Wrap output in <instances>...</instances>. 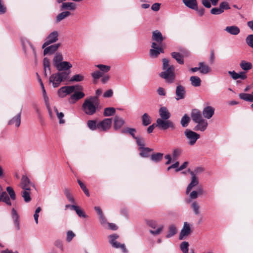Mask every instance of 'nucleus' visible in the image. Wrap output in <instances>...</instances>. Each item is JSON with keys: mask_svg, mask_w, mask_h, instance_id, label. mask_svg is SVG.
Masks as SVG:
<instances>
[{"mask_svg": "<svg viewBox=\"0 0 253 253\" xmlns=\"http://www.w3.org/2000/svg\"><path fill=\"white\" fill-rule=\"evenodd\" d=\"M162 69L164 71L160 73L159 76L165 80L169 83H172L175 80L174 67L173 65H169V60L167 58L162 60Z\"/></svg>", "mask_w": 253, "mask_h": 253, "instance_id": "1", "label": "nucleus"}, {"mask_svg": "<svg viewBox=\"0 0 253 253\" xmlns=\"http://www.w3.org/2000/svg\"><path fill=\"white\" fill-rule=\"evenodd\" d=\"M99 104L98 97L91 96L85 99L82 105V109L87 115H92L95 113Z\"/></svg>", "mask_w": 253, "mask_h": 253, "instance_id": "2", "label": "nucleus"}, {"mask_svg": "<svg viewBox=\"0 0 253 253\" xmlns=\"http://www.w3.org/2000/svg\"><path fill=\"white\" fill-rule=\"evenodd\" d=\"M70 74V72H57L50 76L49 82L53 87H57L62 82L68 80Z\"/></svg>", "mask_w": 253, "mask_h": 253, "instance_id": "3", "label": "nucleus"}, {"mask_svg": "<svg viewBox=\"0 0 253 253\" xmlns=\"http://www.w3.org/2000/svg\"><path fill=\"white\" fill-rule=\"evenodd\" d=\"M156 126L161 130H166L168 128L174 129L175 128V125L174 123L169 119H157L156 120Z\"/></svg>", "mask_w": 253, "mask_h": 253, "instance_id": "4", "label": "nucleus"}, {"mask_svg": "<svg viewBox=\"0 0 253 253\" xmlns=\"http://www.w3.org/2000/svg\"><path fill=\"white\" fill-rule=\"evenodd\" d=\"M184 134L188 140V144L190 146L194 145L200 137L199 134L190 129H186L184 130Z\"/></svg>", "mask_w": 253, "mask_h": 253, "instance_id": "5", "label": "nucleus"}, {"mask_svg": "<svg viewBox=\"0 0 253 253\" xmlns=\"http://www.w3.org/2000/svg\"><path fill=\"white\" fill-rule=\"evenodd\" d=\"M83 90V88L81 85L65 86L61 87L58 91V95L61 97H64L66 95L73 93L75 89Z\"/></svg>", "mask_w": 253, "mask_h": 253, "instance_id": "6", "label": "nucleus"}, {"mask_svg": "<svg viewBox=\"0 0 253 253\" xmlns=\"http://www.w3.org/2000/svg\"><path fill=\"white\" fill-rule=\"evenodd\" d=\"M118 237L119 236L116 234L110 235L109 236L110 244L113 247L116 249L120 248L124 253H126L127 251L126 248L125 244H121L116 241V240L118 239Z\"/></svg>", "mask_w": 253, "mask_h": 253, "instance_id": "7", "label": "nucleus"}, {"mask_svg": "<svg viewBox=\"0 0 253 253\" xmlns=\"http://www.w3.org/2000/svg\"><path fill=\"white\" fill-rule=\"evenodd\" d=\"M192 232L191 225L187 222H184L183 226L179 235V240H182L185 239Z\"/></svg>", "mask_w": 253, "mask_h": 253, "instance_id": "8", "label": "nucleus"}, {"mask_svg": "<svg viewBox=\"0 0 253 253\" xmlns=\"http://www.w3.org/2000/svg\"><path fill=\"white\" fill-rule=\"evenodd\" d=\"M58 36L59 34L57 31H54L51 32L46 38L45 42L42 44V48H44L46 46L55 42L58 41Z\"/></svg>", "mask_w": 253, "mask_h": 253, "instance_id": "9", "label": "nucleus"}, {"mask_svg": "<svg viewBox=\"0 0 253 253\" xmlns=\"http://www.w3.org/2000/svg\"><path fill=\"white\" fill-rule=\"evenodd\" d=\"M112 124V119L105 118L98 123V129L100 131H106L110 129Z\"/></svg>", "mask_w": 253, "mask_h": 253, "instance_id": "10", "label": "nucleus"}, {"mask_svg": "<svg viewBox=\"0 0 253 253\" xmlns=\"http://www.w3.org/2000/svg\"><path fill=\"white\" fill-rule=\"evenodd\" d=\"M152 49L150 50V55L152 58H156L158 56L160 53H164V49L157 45L155 42H153L151 45Z\"/></svg>", "mask_w": 253, "mask_h": 253, "instance_id": "11", "label": "nucleus"}, {"mask_svg": "<svg viewBox=\"0 0 253 253\" xmlns=\"http://www.w3.org/2000/svg\"><path fill=\"white\" fill-rule=\"evenodd\" d=\"M58 72H70V69L72 67L71 63L68 61H62L56 67H55Z\"/></svg>", "mask_w": 253, "mask_h": 253, "instance_id": "12", "label": "nucleus"}, {"mask_svg": "<svg viewBox=\"0 0 253 253\" xmlns=\"http://www.w3.org/2000/svg\"><path fill=\"white\" fill-rule=\"evenodd\" d=\"M190 174L192 176L191 181L188 184L186 191V193L187 194L189 193V192L192 190V189L197 186L199 184V180L198 178L195 175V174L194 173L193 171H190L189 169Z\"/></svg>", "mask_w": 253, "mask_h": 253, "instance_id": "13", "label": "nucleus"}, {"mask_svg": "<svg viewBox=\"0 0 253 253\" xmlns=\"http://www.w3.org/2000/svg\"><path fill=\"white\" fill-rule=\"evenodd\" d=\"M175 94V99L176 100L184 99L186 95V90L185 87L181 84H178L176 87Z\"/></svg>", "mask_w": 253, "mask_h": 253, "instance_id": "14", "label": "nucleus"}, {"mask_svg": "<svg viewBox=\"0 0 253 253\" xmlns=\"http://www.w3.org/2000/svg\"><path fill=\"white\" fill-rule=\"evenodd\" d=\"M196 125L194 126L193 129L195 131H200L201 132L205 131L208 128V121L203 119L198 122L196 123Z\"/></svg>", "mask_w": 253, "mask_h": 253, "instance_id": "15", "label": "nucleus"}, {"mask_svg": "<svg viewBox=\"0 0 253 253\" xmlns=\"http://www.w3.org/2000/svg\"><path fill=\"white\" fill-rule=\"evenodd\" d=\"M85 94L82 91H75L69 98V102L71 104H74L79 100L84 98Z\"/></svg>", "mask_w": 253, "mask_h": 253, "instance_id": "16", "label": "nucleus"}, {"mask_svg": "<svg viewBox=\"0 0 253 253\" xmlns=\"http://www.w3.org/2000/svg\"><path fill=\"white\" fill-rule=\"evenodd\" d=\"M60 45V43H58L51 45L50 46H46L47 47H45L44 48V49L43 50V55H45L46 54H52L57 50Z\"/></svg>", "mask_w": 253, "mask_h": 253, "instance_id": "17", "label": "nucleus"}, {"mask_svg": "<svg viewBox=\"0 0 253 253\" xmlns=\"http://www.w3.org/2000/svg\"><path fill=\"white\" fill-rule=\"evenodd\" d=\"M165 39L159 30H155L152 33V40L157 42L160 45H161L163 41Z\"/></svg>", "mask_w": 253, "mask_h": 253, "instance_id": "18", "label": "nucleus"}, {"mask_svg": "<svg viewBox=\"0 0 253 253\" xmlns=\"http://www.w3.org/2000/svg\"><path fill=\"white\" fill-rule=\"evenodd\" d=\"M191 117L192 121L195 123L204 119L202 117L201 111L196 109H194L192 110L191 113Z\"/></svg>", "mask_w": 253, "mask_h": 253, "instance_id": "19", "label": "nucleus"}, {"mask_svg": "<svg viewBox=\"0 0 253 253\" xmlns=\"http://www.w3.org/2000/svg\"><path fill=\"white\" fill-rule=\"evenodd\" d=\"M32 183L26 175H23L21 180V187L23 190H31Z\"/></svg>", "mask_w": 253, "mask_h": 253, "instance_id": "20", "label": "nucleus"}, {"mask_svg": "<svg viewBox=\"0 0 253 253\" xmlns=\"http://www.w3.org/2000/svg\"><path fill=\"white\" fill-rule=\"evenodd\" d=\"M214 109L211 106H207L203 110V116L207 119H211L214 114Z\"/></svg>", "mask_w": 253, "mask_h": 253, "instance_id": "21", "label": "nucleus"}, {"mask_svg": "<svg viewBox=\"0 0 253 253\" xmlns=\"http://www.w3.org/2000/svg\"><path fill=\"white\" fill-rule=\"evenodd\" d=\"M125 121L124 119L118 116H116L114 119V128L115 130L120 129L125 124Z\"/></svg>", "mask_w": 253, "mask_h": 253, "instance_id": "22", "label": "nucleus"}, {"mask_svg": "<svg viewBox=\"0 0 253 253\" xmlns=\"http://www.w3.org/2000/svg\"><path fill=\"white\" fill-rule=\"evenodd\" d=\"M159 112L161 119L168 120L170 117V113L166 107H161Z\"/></svg>", "mask_w": 253, "mask_h": 253, "instance_id": "23", "label": "nucleus"}, {"mask_svg": "<svg viewBox=\"0 0 253 253\" xmlns=\"http://www.w3.org/2000/svg\"><path fill=\"white\" fill-rule=\"evenodd\" d=\"M12 218L13 220L14 225L17 230L20 229L19 216L16 211L13 208L11 210Z\"/></svg>", "mask_w": 253, "mask_h": 253, "instance_id": "24", "label": "nucleus"}, {"mask_svg": "<svg viewBox=\"0 0 253 253\" xmlns=\"http://www.w3.org/2000/svg\"><path fill=\"white\" fill-rule=\"evenodd\" d=\"M21 110L20 112L15 117L12 118L9 122L8 125H12L15 124L17 127H18L21 123Z\"/></svg>", "mask_w": 253, "mask_h": 253, "instance_id": "25", "label": "nucleus"}, {"mask_svg": "<svg viewBox=\"0 0 253 253\" xmlns=\"http://www.w3.org/2000/svg\"><path fill=\"white\" fill-rule=\"evenodd\" d=\"M177 230L176 226L174 224L170 225L168 227V234L166 238H169L174 236L177 233Z\"/></svg>", "mask_w": 253, "mask_h": 253, "instance_id": "26", "label": "nucleus"}, {"mask_svg": "<svg viewBox=\"0 0 253 253\" xmlns=\"http://www.w3.org/2000/svg\"><path fill=\"white\" fill-rule=\"evenodd\" d=\"M225 30L233 35H237L240 33V29L236 26H227Z\"/></svg>", "mask_w": 253, "mask_h": 253, "instance_id": "27", "label": "nucleus"}, {"mask_svg": "<svg viewBox=\"0 0 253 253\" xmlns=\"http://www.w3.org/2000/svg\"><path fill=\"white\" fill-rule=\"evenodd\" d=\"M0 195V202L5 203L8 206L11 205L10 199L6 192H2Z\"/></svg>", "mask_w": 253, "mask_h": 253, "instance_id": "28", "label": "nucleus"}, {"mask_svg": "<svg viewBox=\"0 0 253 253\" xmlns=\"http://www.w3.org/2000/svg\"><path fill=\"white\" fill-rule=\"evenodd\" d=\"M183 2L187 7L191 9L194 10L197 9V0H183Z\"/></svg>", "mask_w": 253, "mask_h": 253, "instance_id": "29", "label": "nucleus"}, {"mask_svg": "<svg viewBox=\"0 0 253 253\" xmlns=\"http://www.w3.org/2000/svg\"><path fill=\"white\" fill-rule=\"evenodd\" d=\"M62 10L68 9L75 10L76 9V4L74 2H63L61 7Z\"/></svg>", "mask_w": 253, "mask_h": 253, "instance_id": "30", "label": "nucleus"}, {"mask_svg": "<svg viewBox=\"0 0 253 253\" xmlns=\"http://www.w3.org/2000/svg\"><path fill=\"white\" fill-rule=\"evenodd\" d=\"M191 82V84L192 86L194 87H199L201 84V79L197 76H191L189 79Z\"/></svg>", "mask_w": 253, "mask_h": 253, "instance_id": "31", "label": "nucleus"}, {"mask_svg": "<svg viewBox=\"0 0 253 253\" xmlns=\"http://www.w3.org/2000/svg\"><path fill=\"white\" fill-rule=\"evenodd\" d=\"M139 150L140 151L139 155L141 157L147 158L150 156V153L153 151V149L148 147H144Z\"/></svg>", "mask_w": 253, "mask_h": 253, "instance_id": "32", "label": "nucleus"}, {"mask_svg": "<svg viewBox=\"0 0 253 253\" xmlns=\"http://www.w3.org/2000/svg\"><path fill=\"white\" fill-rule=\"evenodd\" d=\"M63 60V57L61 53H56L53 59V64L54 67H56L57 65L62 62Z\"/></svg>", "mask_w": 253, "mask_h": 253, "instance_id": "33", "label": "nucleus"}, {"mask_svg": "<svg viewBox=\"0 0 253 253\" xmlns=\"http://www.w3.org/2000/svg\"><path fill=\"white\" fill-rule=\"evenodd\" d=\"M253 94H248L245 93H240L239 96L240 98L246 101L250 102H253Z\"/></svg>", "mask_w": 253, "mask_h": 253, "instance_id": "34", "label": "nucleus"}, {"mask_svg": "<svg viewBox=\"0 0 253 253\" xmlns=\"http://www.w3.org/2000/svg\"><path fill=\"white\" fill-rule=\"evenodd\" d=\"M189 246L188 242L184 241L181 243L180 248L183 253H194L193 250L190 251L189 253Z\"/></svg>", "mask_w": 253, "mask_h": 253, "instance_id": "35", "label": "nucleus"}, {"mask_svg": "<svg viewBox=\"0 0 253 253\" xmlns=\"http://www.w3.org/2000/svg\"><path fill=\"white\" fill-rule=\"evenodd\" d=\"M200 72L203 74H207L210 71V68L207 65L205 64L204 62L199 63Z\"/></svg>", "mask_w": 253, "mask_h": 253, "instance_id": "36", "label": "nucleus"}, {"mask_svg": "<svg viewBox=\"0 0 253 253\" xmlns=\"http://www.w3.org/2000/svg\"><path fill=\"white\" fill-rule=\"evenodd\" d=\"M171 55L179 64H183L184 63L183 56L179 52H173L171 53Z\"/></svg>", "mask_w": 253, "mask_h": 253, "instance_id": "37", "label": "nucleus"}, {"mask_svg": "<svg viewBox=\"0 0 253 253\" xmlns=\"http://www.w3.org/2000/svg\"><path fill=\"white\" fill-rule=\"evenodd\" d=\"M30 191L31 190H23L21 191V196L23 198L24 201L26 203H29L31 200Z\"/></svg>", "mask_w": 253, "mask_h": 253, "instance_id": "38", "label": "nucleus"}, {"mask_svg": "<svg viewBox=\"0 0 253 253\" xmlns=\"http://www.w3.org/2000/svg\"><path fill=\"white\" fill-rule=\"evenodd\" d=\"M190 121V119L189 116L185 114L181 118L180 120V124L183 127H186Z\"/></svg>", "mask_w": 253, "mask_h": 253, "instance_id": "39", "label": "nucleus"}, {"mask_svg": "<svg viewBox=\"0 0 253 253\" xmlns=\"http://www.w3.org/2000/svg\"><path fill=\"white\" fill-rule=\"evenodd\" d=\"M71 14V13L68 11L62 12L57 16L56 19V22L59 23L61 20L70 16Z\"/></svg>", "mask_w": 253, "mask_h": 253, "instance_id": "40", "label": "nucleus"}, {"mask_svg": "<svg viewBox=\"0 0 253 253\" xmlns=\"http://www.w3.org/2000/svg\"><path fill=\"white\" fill-rule=\"evenodd\" d=\"M163 157V154L161 153H157L153 154L150 157L151 160L155 163L160 162Z\"/></svg>", "mask_w": 253, "mask_h": 253, "instance_id": "41", "label": "nucleus"}, {"mask_svg": "<svg viewBox=\"0 0 253 253\" xmlns=\"http://www.w3.org/2000/svg\"><path fill=\"white\" fill-rule=\"evenodd\" d=\"M136 132V129L134 128L126 127L125 129L121 130L122 133H128L134 139H136L138 137L135 136V133Z\"/></svg>", "mask_w": 253, "mask_h": 253, "instance_id": "42", "label": "nucleus"}, {"mask_svg": "<svg viewBox=\"0 0 253 253\" xmlns=\"http://www.w3.org/2000/svg\"><path fill=\"white\" fill-rule=\"evenodd\" d=\"M240 66L243 70L248 71L252 68V64L249 62L242 60L240 63Z\"/></svg>", "mask_w": 253, "mask_h": 253, "instance_id": "43", "label": "nucleus"}, {"mask_svg": "<svg viewBox=\"0 0 253 253\" xmlns=\"http://www.w3.org/2000/svg\"><path fill=\"white\" fill-rule=\"evenodd\" d=\"M88 127L91 130L98 129V123L96 120H89L87 122Z\"/></svg>", "mask_w": 253, "mask_h": 253, "instance_id": "44", "label": "nucleus"}, {"mask_svg": "<svg viewBox=\"0 0 253 253\" xmlns=\"http://www.w3.org/2000/svg\"><path fill=\"white\" fill-rule=\"evenodd\" d=\"M72 210H74L77 215L80 217H83V218H86L87 217V215L85 213L84 211L80 209L79 207L78 206H72Z\"/></svg>", "mask_w": 253, "mask_h": 253, "instance_id": "45", "label": "nucleus"}, {"mask_svg": "<svg viewBox=\"0 0 253 253\" xmlns=\"http://www.w3.org/2000/svg\"><path fill=\"white\" fill-rule=\"evenodd\" d=\"M116 113V110L114 107H108L104 109L103 115L105 117L113 116Z\"/></svg>", "mask_w": 253, "mask_h": 253, "instance_id": "46", "label": "nucleus"}, {"mask_svg": "<svg viewBox=\"0 0 253 253\" xmlns=\"http://www.w3.org/2000/svg\"><path fill=\"white\" fill-rule=\"evenodd\" d=\"M142 122L144 126H147L151 123V118L147 113H144L142 115Z\"/></svg>", "mask_w": 253, "mask_h": 253, "instance_id": "47", "label": "nucleus"}, {"mask_svg": "<svg viewBox=\"0 0 253 253\" xmlns=\"http://www.w3.org/2000/svg\"><path fill=\"white\" fill-rule=\"evenodd\" d=\"M64 194H65L66 197L70 202L72 203H75L74 198L72 196V194L70 192V190L68 189L65 188L64 190Z\"/></svg>", "mask_w": 253, "mask_h": 253, "instance_id": "48", "label": "nucleus"}, {"mask_svg": "<svg viewBox=\"0 0 253 253\" xmlns=\"http://www.w3.org/2000/svg\"><path fill=\"white\" fill-rule=\"evenodd\" d=\"M84 79V77L81 74H76L74 75L71 79L70 80V81L71 82H81L83 81Z\"/></svg>", "mask_w": 253, "mask_h": 253, "instance_id": "49", "label": "nucleus"}, {"mask_svg": "<svg viewBox=\"0 0 253 253\" xmlns=\"http://www.w3.org/2000/svg\"><path fill=\"white\" fill-rule=\"evenodd\" d=\"M182 150L181 148H177L174 149L172 151V156L174 159H177V158L181 154Z\"/></svg>", "mask_w": 253, "mask_h": 253, "instance_id": "50", "label": "nucleus"}, {"mask_svg": "<svg viewBox=\"0 0 253 253\" xmlns=\"http://www.w3.org/2000/svg\"><path fill=\"white\" fill-rule=\"evenodd\" d=\"M6 191L9 195V198L12 200H15L16 195L13 189L11 187L8 186L6 188Z\"/></svg>", "mask_w": 253, "mask_h": 253, "instance_id": "51", "label": "nucleus"}, {"mask_svg": "<svg viewBox=\"0 0 253 253\" xmlns=\"http://www.w3.org/2000/svg\"><path fill=\"white\" fill-rule=\"evenodd\" d=\"M191 208L193 209L194 214H195L196 215H198L200 213V207L199 204L196 201L193 202V203L191 205Z\"/></svg>", "mask_w": 253, "mask_h": 253, "instance_id": "52", "label": "nucleus"}, {"mask_svg": "<svg viewBox=\"0 0 253 253\" xmlns=\"http://www.w3.org/2000/svg\"><path fill=\"white\" fill-rule=\"evenodd\" d=\"M96 66L98 68H99L100 70V71L104 73H107L109 72L111 68V67L110 66L105 65L103 64H98Z\"/></svg>", "mask_w": 253, "mask_h": 253, "instance_id": "53", "label": "nucleus"}, {"mask_svg": "<svg viewBox=\"0 0 253 253\" xmlns=\"http://www.w3.org/2000/svg\"><path fill=\"white\" fill-rule=\"evenodd\" d=\"M43 65L44 67V70L45 72L46 70H48L50 72V66L49 60L47 58H44L43 60Z\"/></svg>", "mask_w": 253, "mask_h": 253, "instance_id": "54", "label": "nucleus"}, {"mask_svg": "<svg viewBox=\"0 0 253 253\" xmlns=\"http://www.w3.org/2000/svg\"><path fill=\"white\" fill-rule=\"evenodd\" d=\"M246 43L253 49V34L248 35L246 39Z\"/></svg>", "mask_w": 253, "mask_h": 253, "instance_id": "55", "label": "nucleus"}, {"mask_svg": "<svg viewBox=\"0 0 253 253\" xmlns=\"http://www.w3.org/2000/svg\"><path fill=\"white\" fill-rule=\"evenodd\" d=\"M223 13V10L220 7L212 8L211 10V13L213 15H219Z\"/></svg>", "mask_w": 253, "mask_h": 253, "instance_id": "56", "label": "nucleus"}, {"mask_svg": "<svg viewBox=\"0 0 253 253\" xmlns=\"http://www.w3.org/2000/svg\"><path fill=\"white\" fill-rule=\"evenodd\" d=\"M103 76V74L99 71L91 73V76L94 80H98Z\"/></svg>", "mask_w": 253, "mask_h": 253, "instance_id": "57", "label": "nucleus"}, {"mask_svg": "<svg viewBox=\"0 0 253 253\" xmlns=\"http://www.w3.org/2000/svg\"><path fill=\"white\" fill-rule=\"evenodd\" d=\"M164 228L163 225H161L160 227H159L156 230H150V232L151 234L154 235H157L160 234L161 231L163 230Z\"/></svg>", "mask_w": 253, "mask_h": 253, "instance_id": "58", "label": "nucleus"}, {"mask_svg": "<svg viewBox=\"0 0 253 253\" xmlns=\"http://www.w3.org/2000/svg\"><path fill=\"white\" fill-rule=\"evenodd\" d=\"M219 7L221 10H223V12L225 9L227 10L230 8L228 3L226 1L222 2L219 4Z\"/></svg>", "mask_w": 253, "mask_h": 253, "instance_id": "59", "label": "nucleus"}, {"mask_svg": "<svg viewBox=\"0 0 253 253\" xmlns=\"http://www.w3.org/2000/svg\"><path fill=\"white\" fill-rule=\"evenodd\" d=\"M137 144L138 145L139 147V150L140 149L145 147V144L144 142V141L142 139L137 137L136 139H135Z\"/></svg>", "mask_w": 253, "mask_h": 253, "instance_id": "60", "label": "nucleus"}, {"mask_svg": "<svg viewBox=\"0 0 253 253\" xmlns=\"http://www.w3.org/2000/svg\"><path fill=\"white\" fill-rule=\"evenodd\" d=\"M146 223L148 226L153 229L156 228L157 225V222L153 220H147Z\"/></svg>", "mask_w": 253, "mask_h": 253, "instance_id": "61", "label": "nucleus"}, {"mask_svg": "<svg viewBox=\"0 0 253 253\" xmlns=\"http://www.w3.org/2000/svg\"><path fill=\"white\" fill-rule=\"evenodd\" d=\"M75 234L72 231H69L67 233L66 241L68 242L71 241L72 239L75 237Z\"/></svg>", "mask_w": 253, "mask_h": 253, "instance_id": "62", "label": "nucleus"}, {"mask_svg": "<svg viewBox=\"0 0 253 253\" xmlns=\"http://www.w3.org/2000/svg\"><path fill=\"white\" fill-rule=\"evenodd\" d=\"M228 74L230 75L231 77L234 80H236L239 79L238 73H236L234 71H228Z\"/></svg>", "mask_w": 253, "mask_h": 253, "instance_id": "63", "label": "nucleus"}, {"mask_svg": "<svg viewBox=\"0 0 253 253\" xmlns=\"http://www.w3.org/2000/svg\"><path fill=\"white\" fill-rule=\"evenodd\" d=\"M57 116L59 120V124H63L65 123V120L63 119L64 115L62 112H57Z\"/></svg>", "mask_w": 253, "mask_h": 253, "instance_id": "64", "label": "nucleus"}]
</instances>
